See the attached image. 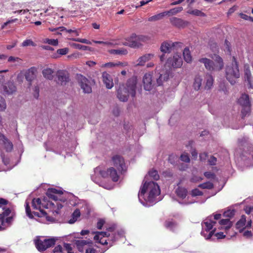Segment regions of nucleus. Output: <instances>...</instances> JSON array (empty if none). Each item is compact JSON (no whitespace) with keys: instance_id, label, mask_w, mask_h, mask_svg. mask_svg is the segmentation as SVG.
Listing matches in <instances>:
<instances>
[{"instance_id":"obj_56","label":"nucleus","mask_w":253,"mask_h":253,"mask_svg":"<svg viewBox=\"0 0 253 253\" xmlns=\"http://www.w3.org/2000/svg\"><path fill=\"white\" fill-rule=\"evenodd\" d=\"M204 174L208 179H214L215 177V174L210 171L205 172Z\"/></svg>"},{"instance_id":"obj_12","label":"nucleus","mask_w":253,"mask_h":253,"mask_svg":"<svg viewBox=\"0 0 253 253\" xmlns=\"http://www.w3.org/2000/svg\"><path fill=\"white\" fill-rule=\"evenodd\" d=\"M114 167H110L107 170L100 171V174L103 178H110L113 182H117L119 180L120 175Z\"/></svg>"},{"instance_id":"obj_64","label":"nucleus","mask_w":253,"mask_h":253,"mask_svg":"<svg viewBox=\"0 0 253 253\" xmlns=\"http://www.w3.org/2000/svg\"><path fill=\"white\" fill-rule=\"evenodd\" d=\"M248 82V86L249 88H253V78H250V79L245 80Z\"/></svg>"},{"instance_id":"obj_29","label":"nucleus","mask_w":253,"mask_h":253,"mask_svg":"<svg viewBox=\"0 0 253 253\" xmlns=\"http://www.w3.org/2000/svg\"><path fill=\"white\" fill-rule=\"evenodd\" d=\"M176 193L178 197L183 199L187 195V190L185 188L178 187L176 190Z\"/></svg>"},{"instance_id":"obj_32","label":"nucleus","mask_w":253,"mask_h":253,"mask_svg":"<svg viewBox=\"0 0 253 253\" xmlns=\"http://www.w3.org/2000/svg\"><path fill=\"white\" fill-rule=\"evenodd\" d=\"M80 215V211L78 209L75 210L72 214L71 218L68 221V223L70 224L74 223Z\"/></svg>"},{"instance_id":"obj_3","label":"nucleus","mask_w":253,"mask_h":253,"mask_svg":"<svg viewBox=\"0 0 253 253\" xmlns=\"http://www.w3.org/2000/svg\"><path fill=\"white\" fill-rule=\"evenodd\" d=\"M15 216V212L11 203L0 198V231L5 229V224H10Z\"/></svg>"},{"instance_id":"obj_17","label":"nucleus","mask_w":253,"mask_h":253,"mask_svg":"<svg viewBox=\"0 0 253 253\" xmlns=\"http://www.w3.org/2000/svg\"><path fill=\"white\" fill-rule=\"evenodd\" d=\"M169 21L172 26L178 28H184L189 24V22L188 21L176 17H172L170 18L169 19Z\"/></svg>"},{"instance_id":"obj_7","label":"nucleus","mask_w":253,"mask_h":253,"mask_svg":"<svg viewBox=\"0 0 253 253\" xmlns=\"http://www.w3.org/2000/svg\"><path fill=\"white\" fill-rule=\"evenodd\" d=\"M211 58L213 60L207 58H202L199 59V61L203 63L206 69L210 71L221 70L224 67L222 58L217 54H214Z\"/></svg>"},{"instance_id":"obj_4","label":"nucleus","mask_w":253,"mask_h":253,"mask_svg":"<svg viewBox=\"0 0 253 253\" xmlns=\"http://www.w3.org/2000/svg\"><path fill=\"white\" fill-rule=\"evenodd\" d=\"M137 84V78L132 77L126 82V86L124 84L120 85L117 90V97L123 102H126L128 100L129 95L132 98L135 96Z\"/></svg>"},{"instance_id":"obj_42","label":"nucleus","mask_w":253,"mask_h":253,"mask_svg":"<svg viewBox=\"0 0 253 253\" xmlns=\"http://www.w3.org/2000/svg\"><path fill=\"white\" fill-rule=\"evenodd\" d=\"M198 187L202 189H211L213 188V184L212 183L208 181L199 184Z\"/></svg>"},{"instance_id":"obj_39","label":"nucleus","mask_w":253,"mask_h":253,"mask_svg":"<svg viewBox=\"0 0 253 253\" xmlns=\"http://www.w3.org/2000/svg\"><path fill=\"white\" fill-rule=\"evenodd\" d=\"M4 145V148L6 152H11L13 149V144L6 137L2 140Z\"/></svg>"},{"instance_id":"obj_22","label":"nucleus","mask_w":253,"mask_h":253,"mask_svg":"<svg viewBox=\"0 0 253 253\" xmlns=\"http://www.w3.org/2000/svg\"><path fill=\"white\" fill-rule=\"evenodd\" d=\"M4 91L7 94H12L16 91V87L14 83L11 82L7 83L4 86Z\"/></svg>"},{"instance_id":"obj_14","label":"nucleus","mask_w":253,"mask_h":253,"mask_svg":"<svg viewBox=\"0 0 253 253\" xmlns=\"http://www.w3.org/2000/svg\"><path fill=\"white\" fill-rule=\"evenodd\" d=\"M56 77L57 84L61 85H66L70 81L69 73L65 70H58L56 73Z\"/></svg>"},{"instance_id":"obj_48","label":"nucleus","mask_w":253,"mask_h":253,"mask_svg":"<svg viewBox=\"0 0 253 253\" xmlns=\"http://www.w3.org/2000/svg\"><path fill=\"white\" fill-rule=\"evenodd\" d=\"M180 160L186 163H189L190 159L187 153H184L180 156Z\"/></svg>"},{"instance_id":"obj_35","label":"nucleus","mask_w":253,"mask_h":253,"mask_svg":"<svg viewBox=\"0 0 253 253\" xmlns=\"http://www.w3.org/2000/svg\"><path fill=\"white\" fill-rule=\"evenodd\" d=\"M107 232L111 234V241L112 242H115L116 240V233L115 232V227L112 226L109 227L106 229Z\"/></svg>"},{"instance_id":"obj_13","label":"nucleus","mask_w":253,"mask_h":253,"mask_svg":"<svg viewBox=\"0 0 253 253\" xmlns=\"http://www.w3.org/2000/svg\"><path fill=\"white\" fill-rule=\"evenodd\" d=\"M183 63L181 56L178 54H174L172 57H169L166 63V65L169 68H178L181 67Z\"/></svg>"},{"instance_id":"obj_6","label":"nucleus","mask_w":253,"mask_h":253,"mask_svg":"<svg viewBox=\"0 0 253 253\" xmlns=\"http://www.w3.org/2000/svg\"><path fill=\"white\" fill-rule=\"evenodd\" d=\"M149 40L150 38L147 36L137 35L132 33L129 37L125 39V41L117 43V45H123L131 48H138L143 45V43L147 42Z\"/></svg>"},{"instance_id":"obj_37","label":"nucleus","mask_w":253,"mask_h":253,"mask_svg":"<svg viewBox=\"0 0 253 253\" xmlns=\"http://www.w3.org/2000/svg\"><path fill=\"white\" fill-rule=\"evenodd\" d=\"M169 74L165 73L164 75L160 74L159 78L157 79L156 83L157 85L159 86L162 84L165 81H167L169 78Z\"/></svg>"},{"instance_id":"obj_21","label":"nucleus","mask_w":253,"mask_h":253,"mask_svg":"<svg viewBox=\"0 0 253 253\" xmlns=\"http://www.w3.org/2000/svg\"><path fill=\"white\" fill-rule=\"evenodd\" d=\"M164 226L172 232H174L177 227V223L173 219H168L164 222Z\"/></svg>"},{"instance_id":"obj_5","label":"nucleus","mask_w":253,"mask_h":253,"mask_svg":"<svg viewBox=\"0 0 253 253\" xmlns=\"http://www.w3.org/2000/svg\"><path fill=\"white\" fill-rule=\"evenodd\" d=\"M225 75L226 79L231 84H234L236 80L240 78L239 63L235 56L232 57L231 63L226 66Z\"/></svg>"},{"instance_id":"obj_63","label":"nucleus","mask_w":253,"mask_h":253,"mask_svg":"<svg viewBox=\"0 0 253 253\" xmlns=\"http://www.w3.org/2000/svg\"><path fill=\"white\" fill-rule=\"evenodd\" d=\"M104 223H105V221L103 219H99L97 223V228L98 229H101Z\"/></svg>"},{"instance_id":"obj_47","label":"nucleus","mask_w":253,"mask_h":253,"mask_svg":"<svg viewBox=\"0 0 253 253\" xmlns=\"http://www.w3.org/2000/svg\"><path fill=\"white\" fill-rule=\"evenodd\" d=\"M235 212V210H229L224 212L223 216L224 217L231 218L234 216Z\"/></svg>"},{"instance_id":"obj_31","label":"nucleus","mask_w":253,"mask_h":253,"mask_svg":"<svg viewBox=\"0 0 253 253\" xmlns=\"http://www.w3.org/2000/svg\"><path fill=\"white\" fill-rule=\"evenodd\" d=\"M183 55L184 59L186 62L190 63L192 61V57L189 48L186 47L184 48L183 51Z\"/></svg>"},{"instance_id":"obj_43","label":"nucleus","mask_w":253,"mask_h":253,"mask_svg":"<svg viewBox=\"0 0 253 253\" xmlns=\"http://www.w3.org/2000/svg\"><path fill=\"white\" fill-rule=\"evenodd\" d=\"M149 175L154 180H157L159 179L160 176L157 170L152 169L148 172Z\"/></svg>"},{"instance_id":"obj_44","label":"nucleus","mask_w":253,"mask_h":253,"mask_svg":"<svg viewBox=\"0 0 253 253\" xmlns=\"http://www.w3.org/2000/svg\"><path fill=\"white\" fill-rule=\"evenodd\" d=\"M243 108L242 109V118H244L246 117L248 114H249L251 111V104L245 106H242Z\"/></svg>"},{"instance_id":"obj_46","label":"nucleus","mask_w":253,"mask_h":253,"mask_svg":"<svg viewBox=\"0 0 253 253\" xmlns=\"http://www.w3.org/2000/svg\"><path fill=\"white\" fill-rule=\"evenodd\" d=\"M44 43H48L49 44L56 46L58 44V41L57 39H45L43 42Z\"/></svg>"},{"instance_id":"obj_10","label":"nucleus","mask_w":253,"mask_h":253,"mask_svg":"<svg viewBox=\"0 0 253 253\" xmlns=\"http://www.w3.org/2000/svg\"><path fill=\"white\" fill-rule=\"evenodd\" d=\"M56 240L57 239L54 237L44 239L43 240L38 239L35 241V245L38 251L43 252L53 246L55 244Z\"/></svg>"},{"instance_id":"obj_18","label":"nucleus","mask_w":253,"mask_h":253,"mask_svg":"<svg viewBox=\"0 0 253 253\" xmlns=\"http://www.w3.org/2000/svg\"><path fill=\"white\" fill-rule=\"evenodd\" d=\"M102 81L107 89H111L114 86L113 79L111 76L107 73L104 72L102 74Z\"/></svg>"},{"instance_id":"obj_24","label":"nucleus","mask_w":253,"mask_h":253,"mask_svg":"<svg viewBox=\"0 0 253 253\" xmlns=\"http://www.w3.org/2000/svg\"><path fill=\"white\" fill-rule=\"evenodd\" d=\"M54 70L49 68H46L42 71V74L44 78L52 80L53 79Z\"/></svg>"},{"instance_id":"obj_40","label":"nucleus","mask_w":253,"mask_h":253,"mask_svg":"<svg viewBox=\"0 0 253 253\" xmlns=\"http://www.w3.org/2000/svg\"><path fill=\"white\" fill-rule=\"evenodd\" d=\"M213 82V79L211 75H206V84L205 85V88L207 89H210L212 86Z\"/></svg>"},{"instance_id":"obj_1","label":"nucleus","mask_w":253,"mask_h":253,"mask_svg":"<svg viewBox=\"0 0 253 253\" xmlns=\"http://www.w3.org/2000/svg\"><path fill=\"white\" fill-rule=\"evenodd\" d=\"M63 192L61 190H57L55 188H48L46 193V196L51 200L54 201V202H48L46 205L42 203L41 200L40 198H34L32 200V206L33 209L38 210L41 213L45 214V211L42 208H44L45 209L50 208L53 209V210L57 214L59 213V211L63 207L62 203H64L65 199L59 198L58 196H61L63 194Z\"/></svg>"},{"instance_id":"obj_27","label":"nucleus","mask_w":253,"mask_h":253,"mask_svg":"<svg viewBox=\"0 0 253 253\" xmlns=\"http://www.w3.org/2000/svg\"><path fill=\"white\" fill-rule=\"evenodd\" d=\"M108 237L109 239L108 240H111V234L108 233V232H97L95 235L94 236V240L95 241L98 240L100 238Z\"/></svg>"},{"instance_id":"obj_30","label":"nucleus","mask_w":253,"mask_h":253,"mask_svg":"<svg viewBox=\"0 0 253 253\" xmlns=\"http://www.w3.org/2000/svg\"><path fill=\"white\" fill-rule=\"evenodd\" d=\"M128 64L127 62H118V63H114L113 62H108L104 64H103L101 67H106V68H112L115 66H127Z\"/></svg>"},{"instance_id":"obj_15","label":"nucleus","mask_w":253,"mask_h":253,"mask_svg":"<svg viewBox=\"0 0 253 253\" xmlns=\"http://www.w3.org/2000/svg\"><path fill=\"white\" fill-rule=\"evenodd\" d=\"M182 44L180 42H172L166 41L163 42L160 46V50L163 53H170L176 45Z\"/></svg>"},{"instance_id":"obj_34","label":"nucleus","mask_w":253,"mask_h":253,"mask_svg":"<svg viewBox=\"0 0 253 253\" xmlns=\"http://www.w3.org/2000/svg\"><path fill=\"white\" fill-rule=\"evenodd\" d=\"M166 15H167L166 12L164 11L163 12L159 13L158 14L149 17L148 20L150 22L158 21L163 19L164 17Z\"/></svg>"},{"instance_id":"obj_45","label":"nucleus","mask_w":253,"mask_h":253,"mask_svg":"<svg viewBox=\"0 0 253 253\" xmlns=\"http://www.w3.org/2000/svg\"><path fill=\"white\" fill-rule=\"evenodd\" d=\"M22 46L23 47L27 46H36V44L32 40L27 39L22 43Z\"/></svg>"},{"instance_id":"obj_11","label":"nucleus","mask_w":253,"mask_h":253,"mask_svg":"<svg viewBox=\"0 0 253 253\" xmlns=\"http://www.w3.org/2000/svg\"><path fill=\"white\" fill-rule=\"evenodd\" d=\"M111 165L116 168L117 170L123 173L126 171V164L124 158L119 155H115L111 158Z\"/></svg>"},{"instance_id":"obj_9","label":"nucleus","mask_w":253,"mask_h":253,"mask_svg":"<svg viewBox=\"0 0 253 253\" xmlns=\"http://www.w3.org/2000/svg\"><path fill=\"white\" fill-rule=\"evenodd\" d=\"M77 82L84 93H90L92 92L91 85L95 82L91 81L81 74H77L76 77Z\"/></svg>"},{"instance_id":"obj_50","label":"nucleus","mask_w":253,"mask_h":253,"mask_svg":"<svg viewBox=\"0 0 253 253\" xmlns=\"http://www.w3.org/2000/svg\"><path fill=\"white\" fill-rule=\"evenodd\" d=\"M26 212L27 216L30 218H33L34 217V216L32 214V212L31 211L30 207L28 203H26Z\"/></svg>"},{"instance_id":"obj_57","label":"nucleus","mask_w":253,"mask_h":253,"mask_svg":"<svg viewBox=\"0 0 253 253\" xmlns=\"http://www.w3.org/2000/svg\"><path fill=\"white\" fill-rule=\"evenodd\" d=\"M252 78L251 71L250 70L249 67L246 68L245 70V79H250V78Z\"/></svg>"},{"instance_id":"obj_8","label":"nucleus","mask_w":253,"mask_h":253,"mask_svg":"<svg viewBox=\"0 0 253 253\" xmlns=\"http://www.w3.org/2000/svg\"><path fill=\"white\" fill-rule=\"evenodd\" d=\"M75 244L78 250L80 252H83L85 251V253H98L96 250L93 248V242L91 240H77L76 241ZM109 248H107L105 251L102 252L101 253H104Z\"/></svg>"},{"instance_id":"obj_49","label":"nucleus","mask_w":253,"mask_h":253,"mask_svg":"<svg viewBox=\"0 0 253 253\" xmlns=\"http://www.w3.org/2000/svg\"><path fill=\"white\" fill-rule=\"evenodd\" d=\"M69 48L67 47L63 48H60L58 49L57 50V53L59 55H64L67 54L69 52Z\"/></svg>"},{"instance_id":"obj_41","label":"nucleus","mask_w":253,"mask_h":253,"mask_svg":"<svg viewBox=\"0 0 253 253\" xmlns=\"http://www.w3.org/2000/svg\"><path fill=\"white\" fill-rule=\"evenodd\" d=\"M219 224L221 225L225 226V229L227 230L232 226V223L229 219H222L219 221Z\"/></svg>"},{"instance_id":"obj_55","label":"nucleus","mask_w":253,"mask_h":253,"mask_svg":"<svg viewBox=\"0 0 253 253\" xmlns=\"http://www.w3.org/2000/svg\"><path fill=\"white\" fill-rule=\"evenodd\" d=\"M6 107V103L4 99L0 96V108L1 111H3L5 109Z\"/></svg>"},{"instance_id":"obj_26","label":"nucleus","mask_w":253,"mask_h":253,"mask_svg":"<svg viewBox=\"0 0 253 253\" xmlns=\"http://www.w3.org/2000/svg\"><path fill=\"white\" fill-rule=\"evenodd\" d=\"M202 81L203 79L200 76L197 75L195 76L193 85L195 90H198L200 89L202 85Z\"/></svg>"},{"instance_id":"obj_2","label":"nucleus","mask_w":253,"mask_h":253,"mask_svg":"<svg viewBox=\"0 0 253 253\" xmlns=\"http://www.w3.org/2000/svg\"><path fill=\"white\" fill-rule=\"evenodd\" d=\"M160 189L158 184L153 181L145 182L138 196L141 203L144 204V202L153 203L156 202V198L160 194Z\"/></svg>"},{"instance_id":"obj_16","label":"nucleus","mask_w":253,"mask_h":253,"mask_svg":"<svg viewBox=\"0 0 253 253\" xmlns=\"http://www.w3.org/2000/svg\"><path fill=\"white\" fill-rule=\"evenodd\" d=\"M143 83L144 88L146 90H152L155 85V82L153 78V73H146L143 78Z\"/></svg>"},{"instance_id":"obj_38","label":"nucleus","mask_w":253,"mask_h":253,"mask_svg":"<svg viewBox=\"0 0 253 253\" xmlns=\"http://www.w3.org/2000/svg\"><path fill=\"white\" fill-rule=\"evenodd\" d=\"M183 10V7L181 6L175 7L173 8H172L170 9L169 11H166V13L167 15H175L177 14L178 13H179L181 11Z\"/></svg>"},{"instance_id":"obj_62","label":"nucleus","mask_w":253,"mask_h":253,"mask_svg":"<svg viewBox=\"0 0 253 253\" xmlns=\"http://www.w3.org/2000/svg\"><path fill=\"white\" fill-rule=\"evenodd\" d=\"M32 214H33V216H35L39 217L46 216V215H47V213L46 212H45V214H43L42 213H41V212H37V211H33L32 212Z\"/></svg>"},{"instance_id":"obj_20","label":"nucleus","mask_w":253,"mask_h":253,"mask_svg":"<svg viewBox=\"0 0 253 253\" xmlns=\"http://www.w3.org/2000/svg\"><path fill=\"white\" fill-rule=\"evenodd\" d=\"M154 57V54L152 53H147L140 57L137 60V66H144L145 63Z\"/></svg>"},{"instance_id":"obj_54","label":"nucleus","mask_w":253,"mask_h":253,"mask_svg":"<svg viewBox=\"0 0 253 253\" xmlns=\"http://www.w3.org/2000/svg\"><path fill=\"white\" fill-rule=\"evenodd\" d=\"M73 45L75 48L80 50H85L88 48V46L78 43H74Z\"/></svg>"},{"instance_id":"obj_59","label":"nucleus","mask_w":253,"mask_h":253,"mask_svg":"<svg viewBox=\"0 0 253 253\" xmlns=\"http://www.w3.org/2000/svg\"><path fill=\"white\" fill-rule=\"evenodd\" d=\"M64 247L65 248V250L67 251L68 253H74L72 252V247L71 244L68 243H64Z\"/></svg>"},{"instance_id":"obj_25","label":"nucleus","mask_w":253,"mask_h":253,"mask_svg":"<svg viewBox=\"0 0 253 253\" xmlns=\"http://www.w3.org/2000/svg\"><path fill=\"white\" fill-rule=\"evenodd\" d=\"M238 103L242 106L250 105L251 103L250 102L249 95L247 94H243L238 99Z\"/></svg>"},{"instance_id":"obj_58","label":"nucleus","mask_w":253,"mask_h":253,"mask_svg":"<svg viewBox=\"0 0 253 253\" xmlns=\"http://www.w3.org/2000/svg\"><path fill=\"white\" fill-rule=\"evenodd\" d=\"M93 42H94V43H96L103 44L106 45H112L114 44L113 43L111 42H103V41H93ZM115 44H117V43H115Z\"/></svg>"},{"instance_id":"obj_53","label":"nucleus","mask_w":253,"mask_h":253,"mask_svg":"<svg viewBox=\"0 0 253 253\" xmlns=\"http://www.w3.org/2000/svg\"><path fill=\"white\" fill-rule=\"evenodd\" d=\"M177 159V156L175 155L171 154L169 157L168 161L171 164H175Z\"/></svg>"},{"instance_id":"obj_28","label":"nucleus","mask_w":253,"mask_h":253,"mask_svg":"<svg viewBox=\"0 0 253 253\" xmlns=\"http://www.w3.org/2000/svg\"><path fill=\"white\" fill-rule=\"evenodd\" d=\"M246 216L242 215L240 220L236 223V227L240 230H242L245 228L246 223Z\"/></svg>"},{"instance_id":"obj_60","label":"nucleus","mask_w":253,"mask_h":253,"mask_svg":"<svg viewBox=\"0 0 253 253\" xmlns=\"http://www.w3.org/2000/svg\"><path fill=\"white\" fill-rule=\"evenodd\" d=\"M216 158L213 156H211L208 160L209 164L211 166H215L216 165Z\"/></svg>"},{"instance_id":"obj_51","label":"nucleus","mask_w":253,"mask_h":253,"mask_svg":"<svg viewBox=\"0 0 253 253\" xmlns=\"http://www.w3.org/2000/svg\"><path fill=\"white\" fill-rule=\"evenodd\" d=\"M191 195L192 197H195L197 196H202L203 195V193L197 188L193 189L191 191Z\"/></svg>"},{"instance_id":"obj_33","label":"nucleus","mask_w":253,"mask_h":253,"mask_svg":"<svg viewBox=\"0 0 253 253\" xmlns=\"http://www.w3.org/2000/svg\"><path fill=\"white\" fill-rule=\"evenodd\" d=\"M49 30L50 31H55L56 30H60V31H66L68 33H74L76 36L79 35V33L76 30L69 29L67 30L64 27H59L57 28H49Z\"/></svg>"},{"instance_id":"obj_23","label":"nucleus","mask_w":253,"mask_h":253,"mask_svg":"<svg viewBox=\"0 0 253 253\" xmlns=\"http://www.w3.org/2000/svg\"><path fill=\"white\" fill-rule=\"evenodd\" d=\"M36 69L35 67H31L25 73V78L29 82L33 81L35 78Z\"/></svg>"},{"instance_id":"obj_19","label":"nucleus","mask_w":253,"mask_h":253,"mask_svg":"<svg viewBox=\"0 0 253 253\" xmlns=\"http://www.w3.org/2000/svg\"><path fill=\"white\" fill-rule=\"evenodd\" d=\"M216 223L215 221L211 219V216H210L202 223V225L203 227L205 226V230L208 232L212 229L213 226Z\"/></svg>"},{"instance_id":"obj_36","label":"nucleus","mask_w":253,"mask_h":253,"mask_svg":"<svg viewBox=\"0 0 253 253\" xmlns=\"http://www.w3.org/2000/svg\"><path fill=\"white\" fill-rule=\"evenodd\" d=\"M110 53L116 55H126L127 54V50L124 48H122L119 49H111L109 51Z\"/></svg>"},{"instance_id":"obj_52","label":"nucleus","mask_w":253,"mask_h":253,"mask_svg":"<svg viewBox=\"0 0 253 253\" xmlns=\"http://www.w3.org/2000/svg\"><path fill=\"white\" fill-rule=\"evenodd\" d=\"M72 40L73 41L78 42L86 43V44H91V42H90L89 41H88L86 39H80V38L74 39H74H72Z\"/></svg>"},{"instance_id":"obj_61","label":"nucleus","mask_w":253,"mask_h":253,"mask_svg":"<svg viewBox=\"0 0 253 253\" xmlns=\"http://www.w3.org/2000/svg\"><path fill=\"white\" fill-rule=\"evenodd\" d=\"M62 251H63V248H62V246L60 245L56 246L53 250V252L54 253H62Z\"/></svg>"}]
</instances>
